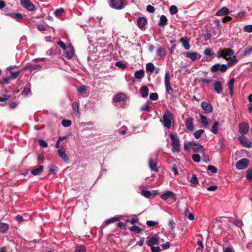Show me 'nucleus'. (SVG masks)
Returning a JSON list of instances; mask_svg holds the SVG:
<instances>
[{
	"mask_svg": "<svg viewBox=\"0 0 252 252\" xmlns=\"http://www.w3.org/2000/svg\"><path fill=\"white\" fill-rule=\"evenodd\" d=\"M229 219L226 217L218 218L213 222V228L218 235H226V232L229 230Z\"/></svg>",
	"mask_w": 252,
	"mask_h": 252,
	"instance_id": "f257e3e1",
	"label": "nucleus"
},
{
	"mask_svg": "<svg viewBox=\"0 0 252 252\" xmlns=\"http://www.w3.org/2000/svg\"><path fill=\"white\" fill-rule=\"evenodd\" d=\"M160 237H150L147 242V244L150 247L152 252H160L161 251L159 247Z\"/></svg>",
	"mask_w": 252,
	"mask_h": 252,
	"instance_id": "f03ea898",
	"label": "nucleus"
},
{
	"mask_svg": "<svg viewBox=\"0 0 252 252\" xmlns=\"http://www.w3.org/2000/svg\"><path fill=\"white\" fill-rule=\"evenodd\" d=\"M174 125L173 114L169 110L165 111L163 115V125L166 128L169 129Z\"/></svg>",
	"mask_w": 252,
	"mask_h": 252,
	"instance_id": "7ed1b4c3",
	"label": "nucleus"
},
{
	"mask_svg": "<svg viewBox=\"0 0 252 252\" xmlns=\"http://www.w3.org/2000/svg\"><path fill=\"white\" fill-rule=\"evenodd\" d=\"M169 137L171 140V145L172 146V152L173 153H179L180 152V141L177 134L170 133Z\"/></svg>",
	"mask_w": 252,
	"mask_h": 252,
	"instance_id": "20e7f679",
	"label": "nucleus"
},
{
	"mask_svg": "<svg viewBox=\"0 0 252 252\" xmlns=\"http://www.w3.org/2000/svg\"><path fill=\"white\" fill-rule=\"evenodd\" d=\"M127 5L126 0H110L109 6L115 9L120 10Z\"/></svg>",
	"mask_w": 252,
	"mask_h": 252,
	"instance_id": "39448f33",
	"label": "nucleus"
},
{
	"mask_svg": "<svg viewBox=\"0 0 252 252\" xmlns=\"http://www.w3.org/2000/svg\"><path fill=\"white\" fill-rule=\"evenodd\" d=\"M234 54V51L230 48H224L223 49H219L217 52V57L218 58H222L228 60V58H227L228 56H232Z\"/></svg>",
	"mask_w": 252,
	"mask_h": 252,
	"instance_id": "423d86ee",
	"label": "nucleus"
},
{
	"mask_svg": "<svg viewBox=\"0 0 252 252\" xmlns=\"http://www.w3.org/2000/svg\"><path fill=\"white\" fill-rule=\"evenodd\" d=\"M164 84L167 94L172 95L173 93V90L171 86L170 73L166 71L164 77Z\"/></svg>",
	"mask_w": 252,
	"mask_h": 252,
	"instance_id": "0eeeda50",
	"label": "nucleus"
},
{
	"mask_svg": "<svg viewBox=\"0 0 252 252\" xmlns=\"http://www.w3.org/2000/svg\"><path fill=\"white\" fill-rule=\"evenodd\" d=\"M249 164V160L244 158L239 160L236 163V167L239 170H242L247 168Z\"/></svg>",
	"mask_w": 252,
	"mask_h": 252,
	"instance_id": "6e6552de",
	"label": "nucleus"
},
{
	"mask_svg": "<svg viewBox=\"0 0 252 252\" xmlns=\"http://www.w3.org/2000/svg\"><path fill=\"white\" fill-rule=\"evenodd\" d=\"M227 70V66L226 64H220V63H216L211 67V71L213 72H217L220 71L221 72H224Z\"/></svg>",
	"mask_w": 252,
	"mask_h": 252,
	"instance_id": "1a4fd4ad",
	"label": "nucleus"
},
{
	"mask_svg": "<svg viewBox=\"0 0 252 252\" xmlns=\"http://www.w3.org/2000/svg\"><path fill=\"white\" fill-rule=\"evenodd\" d=\"M21 4L27 10L30 11H33L35 8L31 0H20Z\"/></svg>",
	"mask_w": 252,
	"mask_h": 252,
	"instance_id": "9d476101",
	"label": "nucleus"
},
{
	"mask_svg": "<svg viewBox=\"0 0 252 252\" xmlns=\"http://www.w3.org/2000/svg\"><path fill=\"white\" fill-rule=\"evenodd\" d=\"M238 140L241 145L245 148H249L252 146L251 142L244 135H241L238 137Z\"/></svg>",
	"mask_w": 252,
	"mask_h": 252,
	"instance_id": "9b49d317",
	"label": "nucleus"
},
{
	"mask_svg": "<svg viewBox=\"0 0 252 252\" xmlns=\"http://www.w3.org/2000/svg\"><path fill=\"white\" fill-rule=\"evenodd\" d=\"M239 132L244 135L247 134L249 131V126L246 122H242L239 125Z\"/></svg>",
	"mask_w": 252,
	"mask_h": 252,
	"instance_id": "f8f14e48",
	"label": "nucleus"
},
{
	"mask_svg": "<svg viewBox=\"0 0 252 252\" xmlns=\"http://www.w3.org/2000/svg\"><path fill=\"white\" fill-rule=\"evenodd\" d=\"M145 76V71L143 69H140L138 70H136L134 73V78L132 77L131 78V80L134 82L135 81V78L137 79L138 81H141V79Z\"/></svg>",
	"mask_w": 252,
	"mask_h": 252,
	"instance_id": "ddd939ff",
	"label": "nucleus"
},
{
	"mask_svg": "<svg viewBox=\"0 0 252 252\" xmlns=\"http://www.w3.org/2000/svg\"><path fill=\"white\" fill-rule=\"evenodd\" d=\"M58 153L59 156L65 162H68L69 161V158L65 153V150L63 147H61L58 149Z\"/></svg>",
	"mask_w": 252,
	"mask_h": 252,
	"instance_id": "4468645a",
	"label": "nucleus"
},
{
	"mask_svg": "<svg viewBox=\"0 0 252 252\" xmlns=\"http://www.w3.org/2000/svg\"><path fill=\"white\" fill-rule=\"evenodd\" d=\"M185 126L187 130L192 131L194 130L193 120L189 117L187 118L185 121Z\"/></svg>",
	"mask_w": 252,
	"mask_h": 252,
	"instance_id": "2eb2a0df",
	"label": "nucleus"
},
{
	"mask_svg": "<svg viewBox=\"0 0 252 252\" xmlns=\"http://www.w3.org/2000/svg\"><path fill=\"white\" fill-rule=\"evenodd\" d=\"M185 56L191 60V61H195L198 58L199 59L201 58V56L198 55L196 52H188L186 53Z\"/></svg>",
	"mask_w": 252,
	"mask_h": 252,
	"instance_id": "dca6fc26",
	"label": "nucleus"
},
{
	"mask_svg": "<svg viewBox=\"0 0 252 252\" xmlns=\"http://www.w3.org/2000/svg\"><path fill=\"white\" fill-rule=\"evenodd\" d=\"M192 149L194 152H202L204 153L205 148L201 144L193 142V145L192 147Z\"/></svg>",
	"mask_w": 252,
	"mask_h": 252,
	"instance_id": "f3484780",
	"label": "nucleus"
},
{
	"mask_svg": "<svg viewBox=\"0 0 252 252\" xmlns=\"http://www.w3.org/2000/svg\"><path fill=\"white\" fill-rule=\"evenodd\" d=\"M201 106L206 113H209L213 111V107L211 104L203 101L201 103Z\"/></svg>",
	"mask_w": 252,
	"mask_h": 252,
	"instance_id": "a211bd4d",
	"label": "nucleus"
},
{
	"mask_svg": "<svg viewBox=\"0 0 252 252\" xmlns=\"http://www.w3.org/2000/svg\"><path fill=\"white\" fill-rule=\"evenodd\" d=\"M147 24V20L143 17H140L137 20V24L138 27L141 29H144Z\"/></svg>",
	"mask_w": 252,
	"mask_h": 252,
	"instance_id": "6ab92c4d",
	"label": "nucleus"
},
{
	"mask_svg": "<svg viewBox=\"0 0 252 252\" xmlns=\"http://www.w3.org/2000/svg\"><path fill=\"white\" fill-rule=\"evenodd\" d=\"M126 98V95L124 93H121L114 95L113 97V101L115 102H119L125 100Z\"/></svg>",
	"mask_w": 252,
	"mask_h": 252,
	"instance_id": "aec40b11",
	"label": "nucleus"
},
{
	"mask_svg": "<svg viewBox=\"0 0 252 252\" xmlns=\"http://www.w3.org/2000/svg\"><path fill=\"white\" fill-rule=\"evenodd\" d=\"M149 165L152 171H154L156 172H158V168L157 164L156 161H154L152 158H150L149 160Z\"/></svg>",
	"mask_w": 252,
	"mask_h": 252,
	"instance_id": "412c9836",
	"label": "nucleus"
},
{
	"mask_svg": "<svg viewBox=\"0 0 252 252\" xmlns=\"http://www.w3.org/2000/svg\"><path fill=\"white\" fill-rule=\"evenodd\" d=\"M214 88L215 91L217 94H220L222 91V85L220 81H216L214 84Z\"/></svg>",
	"mask_w": 252,
	"mask_h": 252,
	"instance_id": "4be33fe9",
	"label": "nucleus"
},
{
	"mask_svg": "<svg viewBox=\"0 0 252 252\" xmlns=\"http://www.w3.org/2000/svg\"><path fill=\"white\" fill-rule=\"evenodd\" d=\"M189 39L187 37H182L180 39V42L182 43L183 46L185 48V50H189L190 49V46L189 44Z\"/></svg>",
	"mask_w": 252,
	"mask_h": 252,
	"instance_id": "5701e85b",
	"label": "nucleus"
},
{
	"mask_svg": "<svg viewBox=\"0 0 252 252\" xmlns=\"http://www.w3.org/2000/svg\"><path fill=\"white\" fill-rule=\"evenodd\" d=\"M87 87L85 85H82L77 89L78 92L83 97L87 96L88 93H87Z\"/></svg>",
	"mask_w": 252,
	"mask_h": 252,
	"instance_id": "b1692460",
	"label": "nucleus"
},
{
	"mask_svg": "<svg viewBox=\"0 0 252 252\" xmlns=\"http://www.w3.org/2000/svg\"><path fill=\"white\" fill-rule=\"evenodd\" d=\"M149 93V89L146 86H144L141 87L140 90V93L141 94V96L143 98H145L148 96Z\"/></svg>",
	"mask_w": 252,
	"mask_h": 252,
	"instance_id": "393cba45",
	"label": "nucleus"
},
{
	"mask_svg": "<svg viewBox=\"0 0 252 252\" xmlns=\"http://www.w3.org/2000/svg\"><path fill=\"white\" fill-rule=\"evenodd\" d=\"M228 9L226 7H223L220 10L218 11L216 15L218 16H224L229 13Z\"/></svg>",
	"mask_w": 252,
	"mask_h": 252,
	"instance_id": "a878e982",
	"label": "nucleus"
},
{
	"mask_svg": "<svg viewBox=\"0 0 252 252\" xmlns=\"http://www.w3.org/2000/svg\"><path fill=\"white\" fill-rule=\"evenodd\" d=\"M151 101L150 100L147 101V102L141 107V111L143 112H150L151 109Z\"/></svg>",
	"mask_w": 252,
	"mask_h": 252,
	"instance_id": "bb28decb",
	"label": "nucleus"
},
{
	"mask_svg": "<svg viewBox=\"0 0 252 252\" xmlns=\"http://www.w3.org/2000/svg\"><path fill=\"white\" fill-rule=\"evenodd\" d=\"M121 218V217L120 216H115L113 218H111L108 220H106L105 221V225H109L111 223L115 222L116 221H118L120 220Z\"/></svg>",
	"mask_w": 252,
	"mask_h": 252,
	"instance_id": "cd10ccee",
	"label": "nucleus"
},
{
	"mask_svg": "<svg viewBox=\"0 0 252 252\" xmlns=\"http://www.w3.org/2000/svg\"><path fill=\"white\" fill-rule=\"evenodd\" d=\"M167 54V51L164 48H158L157 50V55L159 57H164L166 56Z\"/></svg>",
	"mask_w": 252,
	"mask_h": 252,
	"instance_id": "c85d7f7f",
	"label": "nucleus"
},
{
	"mask_svg": "<svg viewBox=\"0 0 252 252\" xmlns=\"http://www.w3.org/2000/svg\"><path fill=\"white\" fill-rule=\"evenodd\" d=\"M9 227L8 224L0 221V232L2 233L7 232L9 229Z\"/></svg>",
	"mask_w": 252,
	"mask_h": 252,
	"instance_id": "c756f323",
	"label": "nucleus"
},
{
	"mask_svg": "<svg viewBox=\"0 0 252 252\" xmlns=\"http://www.w3.org/2000/svg\"><path fill=\"white\" fill-rule=\"evenodd\" d=\"M43 170V166L42 165H40L36 169H33L31 171V173L34 175H40Z\"/></svg>",
	"mask_w": 252,
	"mask_h": 252,
	"instance_id": "7c9ffc66",
	"label": "nucleus"
},
{
	"mask_svg": "<svg viewBox=\"0 0 252 252\" xmlns=\"http://www.w3.org/2000/svg\"><path fill=\"white\" fill-rule=\"evenodd\" d=\"M7 15L16 20L17 21L22 19L23 18L22 14L17 13H7Z\"/></svg>",
	"mask_w": 252,
	"mask_h": 252,
	"instance_id": "2f4dec72",
	"label": "nucleus"
},
{
	"mask_svg": "<svg viewBox=\"0 0 252 252\" xmlns=\"http://www.w3.org/2000/svg\"><path fill=\"white\" fill-rule=\"evenodd\" d=\"M174 193L171 191H168L162 194L160 196V198L164 200H167L168 198L172 197L174 196Z\"/></svg>",
	"mask_w": 252,
	"mask_h": 252,
	"instance_id": "473e14b6",
	"label": "nucleus"
},
{
	"mask_svg": "<svg viewBox=\"0 0 252 252\" xmlns=\"http://www.w3.org/2000/svg\"><path fill=\"white\" fill-rule=\"evenodd\" d=\"M167 19L165 16L162 15L160 16L158 25L162 27H164L167 25Z\"/></svg>",
	"mask_w": 252,
	"mask_h": 252,
	"instance_id": "72a5a7b5",
	"label": "nucleus"
},
{
	"mask_svg": "<svg viewBox=\"0 0 252 252\" xmlns=\"http://www.w3.org/2000/svg\"><path fill=\"white\" fill-rule=\"evenodd\" d=\"M190 186L192 187H196L198 184L197 176L195 174H193L190 180Z\"/></svg>",
	"mask_w": 252,
	"mask_h": 252,
	"instance_id": "f704fd0d",
	"label": "nucleus"
},
{
	"mask_svg": "<svg viewBox=\"0 0 252 252\" xmlns=\"http://www.w3.org/2000/svg\"><path fill=\"white\" fill-rule=\"evenodd\" d=\"M235 79L234 78H232L230 79L229 82L228 83V88L229 91V94L230 95H232L233 94V86L234 84Z\"/></svg>",
	"mask_w": 252,
	"mask_h": 252,
	"instance_id": "c9c22d12",
	"label": "nucleus"
},
{
	"mask_svg": "<svg viewBox=\"0 0 252 252\" xmlns=\"http://www.w3.org/2000/svg\"><path fill=\"white\" fill-rule=\"evenodd\" d=\"M199 116L201 122L205 128H207L208 126V119L206 116H204L202 114H200Z\"/></svg>",
	"mask_w": 252,
	"mask_h": 252,
	"instance_id": "e433bc0d",
	"label": "nucleus"
},
{
	"mask_svg": "<svg viewBox=\"0 0 252 252\" xmlns=\"http://www.w3.org/2000/svg\"><path fill=\"white\" fill-rule=\"evenodd\" d=\"M66 55L68 58L71 59L73 57L74 54V49L72 47L66 48Z\"/></svg>",
	"mask_w": 252,
	"mask_h": 252,
	"instance_id": "4c0bfd02",
	"label": "nucleus"
},
{
	"mask_svg": "<svg viewBox=\"0 0 252 252\" xmlns=\"http://www.w3.org/2000/svg\"><path fill=\"white\" fill-rule=\"evenodd\" d=\"M155 66L152 63H149L146 65V69L147 72L153 73L155 70Z\"/></svg>",
	"mask_w": 252,
	"mask_h": 252,
	"instance_id": "58836bf2",
	"label": "nucleus"
},
{
	"mask_svg": "<svg viewBox=\"0 0 252 252\" xmlns=\"http://www.w3.org/2000/svg\"><path fill=\"white\" fill-rule=\"evenodd\" d=\"M31 84L28 83L26 85L24 90L22 91V94H25V95L29 94L31 93Z\"/></svg>",
	"mask_w": 252,
	"mask_h": 252,
	"instance_id": "ea45409f",
	"label": "nucleus"
},
{
	"mask_svg": "<svg viewBox=\"0 0 252 252\" xmlns=\"http://www.w3.org/2000/svg\"><path fill=\"white\" fill-rule=\"evenodd\" d=\"M219 123L218 122H215L212 126L211 128V132L214 134H217L218 133L219 128Z\"/></svg>",
	"mask_w": 252,
	"mask_h": 252,
	"instance_id": "a19ab883",
	"label": "nucleus"
},
{
	"mask_svg": "<svg viewBox=\"0 0 252 252\" xmlns=\"http://www.w3.org/2000/svg\"><path fill=\"white\" fill-rule=\"evenodd\" d=\"M129 230L137 234L141 233L142 231V229L140 227L136 225H133L129 227Z\"/></svg>",
	"mask_w": 252,
	"mask_h": 252,
	"instance_id": "79ce46f5",
	"label": "nucleus"
},
{
	"mask_svg": "<svg viewBox=\"0 0 252 252\" xmlns=\"http://www.w3.org/2000/svg\"><path fill=\"white\" fill-rule=\"evenodd\" d=\"M164 242V240L163 239H161V240H160V245L161 247V250H167L168 249L170 246V243L169 242H166V243H163V244H161V242Z\"/></svg>",
	"mask_w": 252,
	"mask_h": 252,
	"instance_id": "37998d69",
	"label": "nucleus"
},
{
	"mask_svg": "<svg viewBox=\"0 0 252 252\" xmlns=\"http://www.w3.org/2000/svg\"><path fill=\"white\" fill-rule=\"evenodd\" d=\"M246 177L252 186V169L249 168L247 170Z\"/></svg>",
	"mask_w": 252,
	"mask_h": 252,
	"instance_id": "c03bdc74",
	"label": "nucleus"
},
{
	"mask_svg": "<svg viewBox=\"0 0 252 252\" xmlns=\"http://www.w3.org/2000/svg\"><path fill=\"white\" fill-rule=\"evenodd\" d=\"M199 81L204 84H210L212 82V79L210 78H201Z\"/></svg>",
	"mask_w": 252,
	"mask_h": 252,
	"instance_id": "a18cd8bd",
	"label": "nucleus"
},
{
	"mask_svg": "<svg viewBox=\"0 0 252 252\" xmlns=\"http://www.w3.org/2000/svg\"><path fill=\"white\" fill-rule=\"evenodd\" d=\"M26 68H28L30 70H39L41 68V66L39 64H33L26 66Z\"/></svg>",
	"mask_w": 252,
	"mask_h": 252,
	"instance_id": "49530a36",
	"label": "nucleus"
},
{
	"mask_svg": "<svg viewBox=\"0 0 252 252\" xmlns=\"http://www.w3.org/2000/svg\"><path fill=\"white\" fill-rule=\"evenodd\" d=\"M204 132V130L203 129H200L197 130L194 133V136L195 138L199 139L201 137L202 134Z\"/></svg>",
	"mask_w": 252,
	"mask_h": 252,
	"instance_id": "de8ad7c7",
	"label": "nucleus"
},
{
	"mask_svg": "<svg viewBox=\"0 0 252 252\" xmlns=\"http://www.w3.org/2000/svg\"><path fill=\"white\" fill-rule=\"evenodd\" d=\"M72 107L73 110L76 113V114H79V107L78 103L75 101L72 104Z\"/></svg>",
	"mask_w": 252,
	"mask_h": 252,
	"instance_id": "09e8293b",
	"label": "nucleus"
},
{
	"mask_svg": "<svg viewBox=\"0 0 252 252\" xmlns=\"http://www.w3.org/2000/svg\"><path fill=\"white\" fill-rule=\"evenodd\" d=\"M185 215L188 217V219L191 220L194 219L193 215L189 212V211L188 208L185 209Z\"/></svg>",
	"mask_w": 252,
	"mask_h": 252,
	"instance_id": "8fccbe9b",
	"label": "nucleus"
},
{
	"mask_svg": "<svg viewBox=\"0 0 252 252\" xmlns=\"http://www.w3.org/2000/svg\"><path fill=\"white\" fill-rule=\"evenodd\" d=\"M178 11V8L175 5H171L169 8V12L171 15H174Z\"/></svg>",
	"mask_w": 252,
	"mask_h": 252,
	"instance_id": "3c124183",
	"label": "nucleus"
},
{
	"mask_svg": "<svg viewBox=\"0 0 252 252\" xmlns=\"http://www.w3.org/2000/svg\"><path fill=\"white\" fill-rule=\"evenodd\" d=\"M141 194L146 198H150L152 196V193L149 190H141Z\"/></svg>",
	"mask_w": 252,
	"mask_h": 252,
	"instance_id": "603ef678",
	"label": "nucleus"
},
{
	"mask_svg": "<svg viewBox=\"0 0 252 252\" xmlns=\"http://www.w3.org/2000/svg\"><path fill=\"white\" fill-rule=\"evenodd\" d=\"M192 145L193 142L185 143L184 145V149L187 151H189L190 148L192 149Z\"/></svg>",
	"mask_w": 252,
	"mask_h": 252,
	"instance_id": "864d4df0",
	"label": "nucleus"
},
{
	"mask_svg": "<svg viewBox=\"0 0 252 252\" xmlns=\"http://www.w3.org/2000/svg\"><path fill=\"white\" fill-rule=\"evenodd\" d=\"M62 125L64 127H69L71 125V121L69 120L63 119L62 121Z\"/></svg>",
	"mask_w": 252,
	"mask_h": 252,
	"instance_id": "5fc2aeb1",
	"label": "nucleus"
},
{
	"mask_svg": "<svg viewBox=\"0 0 252 252\" xmlns=\"http://www.w3.org/2000/svg\"><path fill=\"white\" fill-rule=\"evenodd\" d=\"M21 72V70H18L17 71H10V74L11 75V79H16L18 77L20 73Z\"/></svg>",
	"mask_w": 252,
	"mask_h": 252,
	"instance_id": "6e6d98bb",
	"label": "nucleus"
},
{
	"mask_svg": "<svg viewBox=\"0 0 252 252\" xmlns=\"http://www.w3.org/2000/svg\"><path fill=\"white\" fill-rule=\"evenodd\" d=\"M64 12L63 8H59L56 10L54 12L55 15L58 17L61 16Z\"/></svg>",
	"mask_w": 252,
	"mask_h": 252,
	"instance_id": "4d7b16f0",
	"label": "nucleus"
},
{
	"mask_svg": "<svg viewBox=\"0 0 252 252\" xmlns=\"http://www.w3.org/2000/svg\"><path fill=\"white\" fill-rule=\"evenodd\" d=\"M232 223L237 226L238 227H240V228H241L242 226L243 225V221L239 220V219H236L235 220H234L233 222H232Z\"/></svg>",
	"mask_w": 252,
	"mask_h": 252,
	"instance_id": "13d9d810",
	"label": "nucleus"
},
{
	"mask_svg": "<svg viewBox=\"0 0 252 252\" xmlns=\"http://www.w3.org/2000/svg\"><path fill=\"white\" fill-rule=\"evenodd\" d=\"M158 223V221L148 220L146 222V224L149 227H153L157 225Z\"/></svg>",
	"mask_w": 252,
	"mask_h": 252,
	"instance_id": "bf43d9fd",
	"label": "nucleus"
},
{
	"mask_svg": "<svg viewBox=\"0 0 252 252\" xmlns=\"http://www.w3.org/2000/svg\"><path fill=\"white\" fill-rule=\"evenodd\" d=\"M207 170L213 173H216L218 171L217 167L212 165L208 166Z\"/></svg>",
	"mask_w": 252,
	"mask_h": 252,
	"instance_id": "052dcab7",
	"label": "nucleus"
},
{
	"mask_svg": "<svg viewBox=\"0 0 252 252\" xmlns=\"http://www.w3.org/2000/svg\"><path fill=\"white\" fill-rule=\"evenodd\" d=\"M74 252H86V248L83 245L78 246L76 248Z\"/></svg>",
	"mask_w": 252,
	"mask_h": 252,
	"instance_id": "680f3d73",
	"label": "nucleus"
},
{
	"mask_svg": "<svg viewBox=\"0 0 252 252\" xmlns=\"http://www.w3.org/2000/svg\"><path fill=\"white\" fill-rule=\"evenodd\" d=\"M204 54L206 56L210 57L213 55V53L212 52V50L210 48H208L205 49V50L204 51Z\"/></svg>",
	"mask_w": 252,
	"mask_h": 252,
	"instance_id": "e2e57ef3",
	"label": "nucleus"
},
{
	"mask_svg": "<svg viewBox=\"0 0 252 252\" xmlns=\"http://www.w3.org/2000/svg\"><path fill=\"white\" fill-rule=\"evenodd\" d=\"M168 226L171 230H173L175 226V222L172 219L169 220L168 221Z\"/></svg>",
	"mask_w": 252,
	"mask_h": 252,
	"instance_id": "0e129e2a",
	"label": "nucleus"
},
{
	"mask_svg": "<svg viewBox=\"0 0 252 252\" xmlns=\"http://www.w3.org/2000/svg\"><path fill=\"white\" fill-rule=\"evenodd\" d=\"M15 220H17V221H18L19 223H21L22 222H23L25 220H27V219H24V217L21 215H17L16 217H15Z\"/></svg>",
	"mask_w": 252,
	"mask_h": 252,
	"instance_id": "69168bd1",
	"label": "nucleus"
},
{
	"mask_svg": "<svg viewBox=\"0 0 252 252\" xmlns=\"http://www.w3.org/2000/svg\"><path fill=\"white\" fill-rule=\"evenodd\" d=\"M192 158L195 162H198L200 161V157L198 154H193L192 156Z\"/></svg>",
	"mask_w": 252,
	"mask_h": 252,
	"instance_id": "338daca9",
	"label": "nucleus"
},
{
	"mask_svg": "<svg viewBox=\"0 0 252 252\" xmlns=\"http://www.w3.org/2000/svg\"><path fill=\"white\" fill-rule=\"evenodd\" d=\"M244 30L245 32H252V25H249L245 26L244 27Z\"/></svg>",
	"mask_w": 252,
	"mask_h": 252,
	"instance_id": "774afa93",
	"label": "nucleus"
}]
</instances>
